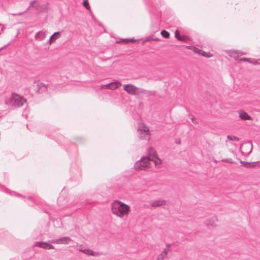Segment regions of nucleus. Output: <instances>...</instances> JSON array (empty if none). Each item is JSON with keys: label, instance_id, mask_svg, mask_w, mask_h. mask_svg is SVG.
I'll list each match as a JSON object with an SVG mask.
<instances>
[{"label": "nucleus", "instance_id": "nucleus-29", "mask_svg": "<svg viewBox=\"0 0 260 260\" xmlns=\"http://www.w3.org/2000/svg\"><path fill=\"white\" fill-rule=\"evenodd\" d=\"M201 50H201V49H199V48H197V47H193V51L194 52L197 53H198V54H200V53H201Z\"/></svg>", "mask_w": 260, "mask_h": 260}, {"label": "nucleus", "instance_id": "nucleus-22", "mask_svg": "<svg viewBox=\"0 0 260 260\" xmlns=\"http://www.w3.org/2000/svg\"><path fill=\"white\" fill-rule=\"evenodd\" d=\"M227 138L229 140L231 141H238L239 140V138L236 137L233 135H229L227 137Z\"/></svg>", "mask_w": 260, "mask_h": 260}, {"label": "nucleus", "instance_id": "nucleus-14", "mask_svg": "<svg viewBox=\"0 0 260 260\" xmlns=\"http://www.w3.org/2000/svg\"><path fill=\"white\" fill-rule=\"evenodd\" d=\"M175 37L178 40L185 42L188 40V37L186 36H181L179 34L178 30H176L175 32Z\"/></svg>", "mask_w": 260, "mask_h": 260}, {"label": "nucleus", "instance_id": "nucleus-4", "mask_svg": "<svg viewBox=\"0 0 260 260\" xmlns=\"http://www.w3.org/2000/svg\"><path fill=\"white\" fill-rule=\"evenodd\" d=\"M11 100L12 105L17 107H21L26 103V100L25 99L15 93L12 94Z\"/></svg>", "mask_w": 260, "mask_h": 260}, {"label": "nucleus", "instance_id": "nucleus-18", "mask_svg": "<svg viewBox=\"0 0 260 260\" xmlns=\"http://www.w3.org/2000/svg\"><path fill=\"white\" fill-rule=\"evenodd\" d=\"M216 220V217L212 216L211 218L205 221V224L207 225L214 226L215 225V222Z\"/></svg>", "mask_w": 260, "mask_h": 260}, {"label": "nucleus", "instance_id": "nucleus-41", "mask_svg": "<svg viewBox=\"0 0 260 260\" xmlns=\"http://www.w3.org/2000/svg\"><path fill=\"white\" fill-rule=\"evenodd\" d=\"M170 246H171V244H166V247H170Z\"/></svg>", "mask_w": 260, "mask_h": 260}, {"label": "nucleus", "instance_id": "nucleus-3", "mask_svg": "<svg viewBox=\"0 0 260 260\" xmlns=\"http://www.w3.org/2000/svg\"><path fill=\"white\" fill-rule=\"evenodd\" d=\"M137 135L140 140L148 141L150 138L149 127L144 123H139L137 127Z\"/></svg>", "mask_w": 260, "mask_h": 260}, {"label": "nucleus", "instance_id": "nucleus-10", "mask_svg": "<svg viewBox=\"0 0 260 260\" xmlns=\"http://www.w3.org/2000/svg\"><path fill=\"white\" fill-rule=\"evenodd\" d=\"M243 54H245V53L238 50H231L229 52V55L231 57L234 58L236 61L237 58H239V56L240 55H242Z\"/></svg>", "mask_w": 260, "mask_h": 260}, {"label": "nucleus", "instance_id": "nucleus-19", "mask_svg": "<svg viewBox=\"0 0 260 260\" xmlns=\"http://www.w3.org/2000/svg\"><path fill=\"white\" fill-rule=\"evenodd\" d=\"M60 37V32L57 31L54 32L51 37H50V41H53L54 42L56 39L59 38Z\"/></svg>", "mask_w": 260, "mask_h": 260}, {"label": "nucleus", "instance_id": "nucleus-45", "mask_svg": "<svg viewBox=\"0 0 260 260\" xmlns=\"http://www.w3.org/2000/svg\"><path fill=\"white\" fill-rule=\"evenodd\" d=\"M28 199H31V197H28Z\"/></svg>", "mask_w": 260, "mask_h": 260}, {"label": "nucleus", "instance_id": "nucleus-21", "mask_svg": "<svg viewBox=\"0 0 260 260\" xmlns=\"http://www.w3.org/2000/svg\"><path fill=\"white\" fill-rule=\"evenodd\" d=\"M160 34L164 38L167 39L170 37V33L166 30H161Z\"/></svg>", "mask_w": 260, "mask_h": 260}, {"label": "nucleus", "instance_id": "nucleus-8", "mask_svg": "<svg viewBox=\"0 0 260 260\" xmlns=\"http://www.w3.org/2000/svg\"><path fill=\"white\" fill-rule=\"evenodd\" d=\"M63 192H61V194L58 198L57 203L58 205L61 208H65L68 207V204L67 203L64 197L62 194Z\"/></svg>", "mask_w": 260, "mask_h": 260}, {"label": "nucleus", "instance_id": "nucleus-27", "mask_svg": "<svg viewBox=\"0 0 260 260\" xmlns=\"http://www.w3.org/2000/svg\"><path fill=\"white\" fill-rule=\"evenodd\" d=\"M241 163L242 164H243L244 166H246L247 165H250V166H251L252 167H254V162H248L247 161H241Z\"/></svg>", "mask_w": 260, "mask_h": 260}, {"label": "nucleus", "instance_id": "nucleus-31", "mask_svg": "<svg viewBox=\"0 0 260 260\" xmlns=\"http://www.w3.org/2000/svg\"><path fill=\"white\" fill-rule=\"evenodd\" d=\"M259 63H260L259 62L258 60H254V59H253V62H252V64H254V65L258 64Z\"/></svg>", "mask_w": 260, "mask_h": 260}, {"label": "nucleus", "instance_id": "nucleus-30", "mask_svg": "<svg viewBox=\"0 0 260 260\" xmlns=\"http://www.w3.org/2000/svg\"><path fill=\"white\" fill-rule=\"evenodd\" d=\"M58 241V239H53V240H51L50 241V242L52 243L58 244V242H57Z\"/></svg>", "mask_w": 260, "mask_h": 260}, {"label": "nucleus", "instance_id": "nucleus-39", "mask_svg": "<svg viewBox=\"0 0 260 260\" xmlns=\"http://www.w3.org/2000/svg\"><path fill=\"white\" fill-rule=\"evenodd\" d=\"M140 92L142 93H145V90L143 89H141Z\"/></svg>", "mask_w": 260, "mask_h": 260}, {"label": "nucleus", "instance_id": "nucleus-42", "mask_svg": "<svg viewBox=\"0 0 260 260\" xmlns=\"http://www.w3.org/2000/svg\"><path fill=\"white\" fill-rule=\"evenodd\" d=\"M176 143H177V144H180V141H176Z\"/></svg>", "mask_w": 260, "mask_h": 260}, {"label": "nucleus", "instance_id": "nucleus-36", "mask_svg": "<svg viewBox=\"0 0 260 260\" xmlns=\"http://www.w3.org/2000/svg\"><path fill=\"white\" fill-rule=\"evenodd\" d=\"M2 187V190L7 192L8 190V189H7L6 188H5V187Z\"/></svg>", "mask_w": 260, "mask_h": 260}, {"label": "nucleus", "instance_id": "nucleus-33", "mask_svg": "<svg viewBox=\"0 0 260 260\" xmlns=\"http://www.w3.org/2000/svg\"><path fill=\"white\" fill-rule=\"evenodd\" d=\"M191 120H192V121L193 123H198L197 119L195 117H192L191 118Z\"/></svg>", "mask_w": 260, "mask_h": 260}, {"label": "nucleus", "instance_id": "nucleus-15", "mask_svg": "<svg viewBox=\"0 0 260 260\" xmlns=\"http://www.w3.org/2000/svg\"><path fill=\"white\" fill-rule=\"evenodd\" d=\"M38 91L40 93H42L47 91V86L45 85L43 83H40L37 85Z\"/></svg>", "mask_w": 260, "mask_h": 260}, {"label": "nucleus", "instance_id": "nucleus-12", "mask_svg": "<svg viewBox=\"0 0 260 260\" xmlns=\"http://www.w3.org/2000/svg\"><path fill=\"white\" fill-rule=\"evenodd\" d=\"M166 202L165 200H155V201H152L150 204H151V206H152L153 207H159V206H161L165 205Z\"/></svg>", "mask_w": 260, "mask_h": 260}, {"label": "nucleus", "instance_id": "nucleus-26", "mask_svg": "<svg viewBox=\"0 0 260 260\" xmlns=\"http://www.w3.org/2000/svg\"><path fill=\"white\" fill-rule=\"evenodd\" d=\"M200 54L202 55L203 56H205L206 57H210L212 56V55H211L210 53H208V52H205L203 50H201V52L200 53Z\"/></svg>", "mask_w": 260, "mask_h": 260}, {"label": "nucleus", "instance_id": "nucleus-23", "mask_svg": "<svg viewBox=\"0 0 260 260\" xmlns=\"http://www.w3.org/2000/svg\"><path fill=\"white\" fill-rule=\"evenodd\" d=\"M146 2L149 5H151L152 6L156 7L157 4L155 0H145Z\"/></svg>", "mask_w": 260, "mask_h": 260}, {"label": "nucleus", "instance_id": "nucleus-38", "mask_svg": "<svg viewBox=\"0 0 260 260\" xmlns=\"http://www.w3.org/2000/svg\"><path fill=\"white\" fill-rule=\"evenodd\" d=\"M256 164L260 166V161H257L256 162H254V166L256 165H255Z\"/></svg>", "mask_w": 260, "mask_h": 260}, {"label": "nucleus", "instance_id": "nucleus-34", "mask_svg": "<svg viewBox=\"0 0 260 260\" xmlns=\"http://www.w3.org/2000/svg\"><path fill=\"white\" fill-rule=\"evenodd\" d=\"M13 193L14 194H15V196H16L20 197H22V196L21 194H19V193H16L15 192H13Z\"/></svg>", "mask_w": 260, "mask_h": 260}, {"label": "nucleus", "instance_id": "nucleus-40", "mask_svg": "<svg viewBox=\"0 0 260 260\" xmlns=\"http://www.w3.org/2000/svg\"><path fill=\"white\" fill-rule=\"evenodd\" d=\"M248 62H249V63H252V62H253V59H251L250 58V60H249V61H248Z\"/></svg>", "mask_w": 260, "mask_h": 260}, {"label": "nucleus", "instance_id": "nucleus-24", "mask_svg": "<svg viewBox=\"0 0 260 260\" xmlns=\"http://www.w3.org/2000/svg\"><path fill=\"white\" fill-rule=\"evenodd\" d=\"M250 60V58L243 57V58H239L236 59V61L238 63H240L242 61H249Z\"/></svg>", "mask_w": 260, "mask_h": 260}, {"label": "nucleus", "instance_id": "nucleus-20", "mask_svg": "<svg viewBox=\"0 0 260 260\" xmlns=\"http://www.w3.org/2000/svg\"><path fill=\"white\" fill-rule=\"evenodd\" d=\"M167 255V251L166 249H165L158 256L157 260H163Z\"/></svg>", "mask_w": 260, "mask_h": 260}, {"label": "nucleus", "instance_id": "nucleus-32", "mask_svg": "<svg viewBox=\"0 0 260 260\" xmlns=\"http://www.w3.org/2000/svg\"><path fill=\"white\" fill-rule=\"evenodd\" d=\"M245 145H248V146H249L250 147V152H251L252 149V144L250 143H248L247 144H245Z\"/></svg>", "mask_w": 260, "mask_h": 260}, {"label": "nucleus", "instance_id": "nucleus-43", "mask_svg": "<svg viewBox=\"0 0 260 260\" xmlns=\"http://www.w3.org/2000/svg\"><path fill=\"white\" fill-rule=\"evenodd\" d=\"M0 237H1H1H3V236H2V234H1V232H0Z\"/></svg>", "mask_w": 260, "mask_h": 260}, {"label": "nucleus", "instance_id": "nucleus-17", "mask_svg": "<svg viewBox=\"0 0 260 260\" xmlns=\"http://www.w3.org/2000/svg\"><path fill=\"white\" fill-rule=\"evenodd\" d=\"M239 117L243 120H251V117L245 111L241 110L239 112Z\"/></svg>", "mask_w": 260, "mask_h": 260}, {"label": "nucleus", "instance_id": "nucleus-28", "mask_svg": "<svg viewBox=\"0 0 260 260\" xmlns=\"http://www.w3.org/2000/svg\"><path fill=\"white\" fill-rule=\"evenodd\" d=\"M135 41H136V40L134 39H122V42H124L126 43H127L128 42H135Z\"/></svg>", "mask_w": 260, "mask_h": 260}, {"label": "nucleus", "instance_id": "nucleus-5", "mask_svg": "<svg viewBox=\"0 0 260 260\" xmlns=\"http://www.w3.org/2000/svg\"><path fill=\"white\" fill-rule=\"evenodd\" d=\"M123 89L130 94L135 95L139 89L134 85L128 84L124 85Z\"/></svg>", "mask_w": 260, "mask_h": 260}, {"label": "nucleus", "instance_id": "nucleus-25", "mask_svg": "<svg viewBox=\"0 0 260 260\" xmlns=\"http://www.w3.org/2000/svg\"><path fill=\"white\" fill-rule=\"evenodd\" d=\"M83 6L87 10L90 9V6L88 0H83Z\"/></svg>", "mask_w": 260, "mask_h": 260}, {"label": "nucleus", "instance_id": "nucleus-1", "mask_svg": "<svg viewBox=\"0 0 260 260\" xmlns=\"http://www.w3.org/2000/svg\"><path fill=\"white\" fill-rule=\"evenodd\" d=\"M148 151V156L142 157L135 164L134 167L136 170H142L149 168L151 163L155 166L161 163V159L157 156L156 152L153 149L149 148Z\"/></svg>", "mask_w": 260, "mask_h": 260}, {"label": "nucleus", "instance_id": "nucleus-11", "mask_svg": "<svg viewBox=\"0 0 260 260\" xmlns=\"http://www.w3.org/2000/svg\"><path fill=\"white\" fill-rule=\"evenodd\" d=\"M72 241V240L69 237H64L58 239V244H68L70 242Z\"/></svg>", "mask_w": 260, "mask_h": 260}, {"label": "nucleus", "instance_id": "nucleus-2", "mask_svg": "<svg viewBox=\"0 0 260 260\" xmlns=\"http://www.w3.org/2000/svg\"><path fill=\"white\" fill-rule=\"evenodd\" d=\"M112 211L114 214L123 218L128 215L130 212V207L121 201H115L112 204Z\"/></svg>", "mask_w": 260, "mask_h": 260}, {"label": "nucleus", "instance_id": "nucleus-9", "mask_svg": "<svg viewBox=\"0 0 260 260\" xmlns=\"http://www.w3.org/2000/svg\"><path fill=\"white\" fill-rule=\"evenodd\" d=\"M82 245L80 246V248L79 249V251L82 252L88 255H91V256H95L98 255V253H95L94 251L91 250L90 249L88 248H85L83 249L82 248Z\"/></svg>", "mask_w": 260, "mask_h": 260}, {"label": "nucleus", "instance_id": "nucleus-7", "mask_svg": "<svg viewBox=\"0 0 260 260\" xmlns=\"http://www.w3.org/2000/svg\"><path fill=\"white\" fill-rule=\"evenodd\" d=\"M121 84L119 81H114L110 83L104 85L102 86V88H108L111 90H114L118 88L121 86Z\"/></svg>", "mask_w": 260, "mask_h": 260}, {"label": "nucleus", "instance_id": "nucleus-13", "mask_svg": "<svg viewBox=\"0 0 260 260\" xmlns=\"http://www.w3.org/2000/svg\"><path fill=\"white\" fill-rule=\"evenodd\" d=\"M45 37L46 34L45 32L43 31H40L38 32L35 36V39L39 41L43 40L45 38Z\"/></svg>", "mask_w": 260, "mask_h": 260}, {"label": "nucleus", "instance_id": "nucleus-16", "mask_svg": "<svg viewBox=\"0 0 260 260\" xmlns=\"http://www.w3.org/2000/svg\"><path fill=\"white\" fill-rule=\"evenodd\" d=\"M31 7L34 8L36 10H39V7H40V4L36 0L31 1L29 3V6L28 8H27V9L26 10V11H27Z\"/></svg>", "mask_w": 260, "mask_h": 260}, {"label": "nucleus", "instance_id": "nucleus-37", "mask_svg": "<svg viewBox=\"0 0 260 260\" xmlns=\"http://www.w3.org/2000/svg\"><path fill=\"white\" fill-rule=\"evenodd\" d=\"M50 38L49 39V40H48V43L49 44H51L52 42H53V41H50Z\"/></svg>", "mask_w": 260, "mask_h": 260}, {"label": "nucleus", "instance_id": "nucleus-6", "mask_svg": "<svg viewBox=\"0 0 260 260\" xmlns=\"http://www.w3.org/2000/svg\"><path fill=\"white\" fill-rule=\"evenodd\" d=\"M35 245L37 247L44 248L45 249H53L54 247L47 242L39 241L35 243Z\"/></svg>", "mask_w": 260, "mask_h": 260}, {"label": "nucleus", "instance_id": "nucleus-44", "mask_svg": "<svg viewBox=\"0 0 260 260\" xmlns=\"http://www.w3.org/2000/svg\"><path fill=\"white\" fill-rule=\"evenodd\" d=\"M0 27H1V30H3V28L1 27V26H0Z\"/></svg>", "mask_w": 260, "mask_h": 260}, {"label": "nucleus", "instance_id": "nucleus-35", "mask_svg": "<svg viewBox=\"0 0 260 260\" xmlns=\"http://www.w3.org/2000/svg\"><path fill=\"white\" fill-rule=\"evenodd\" d=\"M23 14V13H18V14H13V15H14V16H16V15L20 16V15H22Z\"/></svg>", "mask_w": 260, "mask_h": 260}]
</instances>
